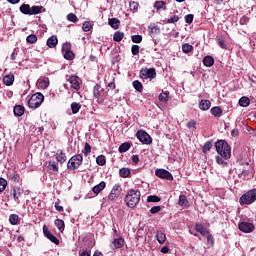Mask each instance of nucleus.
Returning a JSON list of instances; mask_svg holds the SVG:
<instances>
[{"label":"nucleus","instance_id":"obj_1","mask_svg":"<svg viewBox=\"0 0 256 256\" xmlns=\"http://www.w3.org/2000/svg\"><path fill=\"white\" fill-rule=\"evenodd\" d=\"M125 203L130 209H135L141 201V191L139 189H129L125 195Z\"/></svg>","mask_w":256,"mask_h":256},{"label":"nucleus","instance_id":"obj_2","mask_svg":"<svg viewBox=\"0 0 256 256\" xmlns=\"http://www.w3.org/2000/svg\"><path fill=\"white\" fill-rule=\"evenodd\" d=\"M215 149L218 155H220L223 159H231V146L225 140H218L215 142Z\"/></svg>","mask_w":256,"mask_h":256},{"label":"nucleus","instance_id":"obj_3","mask_svg":"<svg viewBox=\"0 0 256 256\" xmlns=\"http://www.w3.org/2000/svg\"><path fill=\"white\" fill-rule=\"evenodd\" d=\"M19 9L23 15H39V13H45V7L43 6L31 7L29 4H22Z\"/></svg>","mask_w":256,"mask_h":256},{"label":"nucleus","instance_id":"obj_4","mask_svg":"<svg viewBox=\"0 0 256 256\" xmlns=\"http://www.w3.org/2000/svg\"><path fill=\"white\" fill-rule=\"evenodd\" d=\"M43 101H45V96L43 95V93L37 92L30 97L28 101V106L30 107V109H39Z\"/></svg>","mask_w":256,"mask_h":256},{"label":"nucleus","instance_id":"obj_5","mask_svg":"<svg viewBox=\"0 0 256 256\" xmlns=\"http://www.w3.org/2000/svg\"><path fill=\"white\" fill-rule=\"evenodd\" d=\"M256 201V188L249 190L245 194H243L240 199V205H252Z\"/></svg>","mask_w":256,"mask_h":256},{"label":"nucleus","instance_id":"obj_6","mask_svg":"<svg viewBox=\"0 0 256 256\" xmlns=\"http://www.w3.org/2000/svg\"><path fill=\"white\" fill-rule=\"evenodd\" d=\"M81 165H83V155L81 154L72 156L67 163V167L70 171H75V169H79Z\"/></svg>","mask_w":256,"mask_h":256},{"label":"nucleus","instance_id":"obj_7","mask_svg":"<svg viewBox=\"0 0 256 256\" xmlns=\"http://www.w3.org/2000/svg\"><path fill=\"white\" fill-rule=\"evenodd\" d=\"M140 77L145 81L147 79H155L157 77V72L155 71V68H141L140 70Z\"/></svg>","mask_w":256,"mask_h":256},{"label":"nucleus","instance_id":"obj_8","mask_svg":"<svg viewBox=\"0 0 256 256\" xmlns=\"http://www.w3.org/2000/svg\"><path fill=\"white\" fill-rule=\"evenodd\" d=\"M136 137L143 145H151L153 143V138L145 130H139L136 133Z\"/></svg>","mask_w":256,"mask_h":256},{"label":"nucleus","instance_id":"obj_9","mask_svg":"<svg viewBox=\"0 0 256 256\" xmlns=\"http://www.w3.org/2000/svg\"><path fill=\"white\" fill-rule=\"evenodd\" d=\"M121 191H123L121 186L119 184H115L108 195V200L117 201V199H119V195H121Z\"/></svg>","mask_w":256,"mask_h":256},{"label":"nucleus","instance_id":"obj_10","mask_svg":"<svg viewBox=\"0 0 256 256\" xmlns=\"http://www.w3.org/2000/svg\"><path fill=\"white\" fill-rule=\"evenodd\" d=\"M156 177L159 179H165L166 181H173V174L165 169H156L155 170Z\"/></svg>","mask_w":256,"mask_h":256},{"label":"nucleus","instance_id":"obj_11","mask_svg":"<svg viewBox=\"0 0 256 256\" xmlns=\"http://www.w3.org/2000/svg\"><path fill=\"white\" fill-rule=\"evenodd\" d=\"M238 229L242 231V233H253V231H255V225L250 222H240Z\"/></svg>","mask_w":256,"mask_h":256},{"label":"nucleus","instance_id":"obj_12","mask_svg":"<svg viewBox=\"0 0 256 256\" xmlns=\"http://www.w3.org/2000/svg\"><path fill=\"white\" fill-rule=\"evenodd\" d=\"M62 51L64 52V59H67V61H73L75 59V53L71 51V44L66 43L62 46Z\"/></svg>","mask_w":256,"mask_h":256},{"label":"nucleus","instance_id":"obj_13","mask_svg":"<svg viewBox=\"0 0 256 256\" xmlns=\"http://www.w3.org/2000/svg\"><path fill=\"white\" fill-rule=\"evenodd\" d=\"M81 79L78 76L71 75L68 78V82L70 83L71 89H74L75 91H79L81 89Z\"/></svg>","mask_w":256,"mask_h":256},{"label":"nucleus","instance_id":"obj_14","mask_svg":"<svg viewBox=\"0 0 256 256\" xmlns=\"http://www.w3.org/2000/svg\"><path fill=\"white\" fill-rule=\"evenodd\" d=\"M43 233L45 237L49 239V241L54 243V245H59V239L55 237V235H53L51 232H49V229H47V226H43Z\"/></svg>","mask_w":256,"mask_h":256},{"label":"nucleus","instance_id":"obj_15","mask_svg":"<svg viewBox=\"0 0 256 256\" xmlns=\"http://www.w3.org/2000/svg\"><path fill=\"white\" fill-rule=\"evenodd\" d=\"M24 193V190L22 188L19 187H14L12 190V195H13V199L14 201H16V203H21V197Z\"/></svg>","mask_w":256,"mask_h":256},{"label":"nucleus","instance_id":"obj_16","mask_svg":"<svg viewBox=\"0 0 256 256\" xmlns=\"http://www.w3.org/2000/svg\"><path fill=\"white\" fill-rule=\"evenodd\" d=\"M45 168L48 173H57V171H59V166H57L55 161L46 162Z\"/></svg>","mask_w":256,"mask_h":256},{"label":"nucleus","instance_id":"obj_17","mask_svg":"<svg viewBox=\"0 0 256 256\" xmlns=\"http://www.w3.org/2000/svg\"><path fill=\"white\" fill-rule=\"evenodd\" d=\"M36 85L38 89H47V87H49V77H40Z\"/></svg>","mask_w":256,"mask_h":256},{"label":"nucleus","instance_id":"obj_18","mask_svg":"<svg viewBox=\"0 0 256 256\" xmlns=\"http://www.w3.org/2000/svg\"><path fill=\"white\" fill-rule=\"evenodd\" d=\"M112 249H122L125 246V239L122 237L114 238L112 241Z\"/></svg>","mask_w":256,"mask_h":256},{"label":"nucleus","instance_id":"obj_19","mask_svg":"<svg viewBox=\"0 0 256 256\" xmlns=\"http://www.w3.org/2000/svg\"><path fill=\"white\" fill-rule=\"evenodd\" d=\"M58 43H59V40L57 39V36H51L50 38L47 39L46 45L50 49H55Z\"/></svg>","mask_w":256,"mask_h":256},{"label":"nucleus","instance_id":"obj_20","mask_svg":"<svg viewBox=\"0 0 256 256\" xmlns=\"http://www.w3.org/2000/svg\"><path fill=\"white\" fill-rule=\"evenodd\" d=\"M56 161L60 164H63L67 161V156L63 152V150H57L56 152Z\"/></svg>","mask_w":256,"mask_h":256},{"label":"nucleus","instance_id":"obj_21","mask_svg":"<svg viewBox=\"0 0 256 256\" xmlns=\"http://www.w3.org/2000/svg\"><path fill=\"white\" fill-rule=\"evenodd\" d=\"M199 109L201 111H209V109H211V101H209V100H201L199 102Z\"/></svg>","mask_w":256,"mask_h":256},{"label":"nucleus","instance_id":"obj_22","mask_svg":"<svg viewBox=\"0 0 256 256\" xmlns=\"http://www.w3.org/2000/svg\"><path fill=\"white\" fill-rule=\"evenodd\" d=\"M156 239L160 245H163L165 241H167V236L165 235V232L162 230H158L156 233Z\"/></svg>","mask_w":256,"mask_h":256},{"label":"nucleus","instance_id":"obj_23","mask_svg":"<svg viewBox=\"0 0 256 256\" xmlns=\"http://www.w3.org/2000/svg\"><path fill=\"white\" fill-rule=\"evenodd\" d=\"M15 82V76L13 74H9L3 77V83L4 85H7V87H11L13 83Z\"/></svg>","mask_w":256,"mask_h":256},{"label":"nucleus","instance_id":"obj_24","mask_svg":"<svg viewBox=\"0 0 256 256\" xmlns=\"http://www.w3.org/2000/svg\"><path fill=\"white\" fill-rule=\"evenodd\" d=\"M106 184L105 181H101L98 185H95L92 188L93 193H95V195H99L101 193V191H103V189H105Z\"/></svg>","mask_w":256,"mask_h":256},{"label":"nucleus","instance_id":"obj_25","mask_svg":"<svg viewBox=\"0 0 256 256\" xmlns=\"http://www.w3.org/2000/svg\"><path fill=\"white\" fill-rule=\"evenodd\" d=\"M13 111L16 117H23L25 115V107L21 105H16Z\"/></svg>","mask_w":256,"mask_h":256},{"label":"nucleus","instance_id":"obj_26","mask_svg":"<svg viewBox=\"0 0 256 256\" xmlns=\"http://www.w3.org/2000/svg\"><path fill=\"white\" fill-rule=\"evenodd\" d=\"M203 64L205 67H213L215 65V59L212 56H205L203 58Z\"/></svg>","mask_w":256,"mask_h":256},{"label":"nucleus","instance_id":"obj_27","mask_svg":"<svg viewBox=\"0 0 256 256\" xmlns=\"http://www.w3.org/2000/svg\"><path fill=\"white\" fill-rule=\"evenodd\" d=\"M195 229L198 233H201L203 237H205V235H209V231H207V228H205L203 224H196Z\"/></svg>","mask_w":256,"mask_h":256},{"label":"nucleus","instance_id":"obj_28","mask_svg":"<svg viewBox=\"0 0 256 256\" xmlns=\"http://www.w3.org/2000/svg\"><path fill=\"white\" fill-rule=\"evenodd\" d=\"M210 113L215 117H221V115H223V110L219 106H214L211 108Z\"/></svg>","mask_w":256,"mask_h":256},{"label":"nucleus","instance_id":"obj_29","mask_svg":"<svg viewBox=\"0 0 256 256\" xmlns=\"http://www.w3.org/2000/svg\"><path fill=\"white\" fill-rule=\"evenodd\" d=\"M129 149H131V143L124 142L119 146L118 151H119V153H127V151H129Z\"/></svg>","mask_w":256,"mask_h":256},{"label":"nucleus","instance_id":"obj_30","mask_svg":"<svg viewBox=\"0 0 256 256\" xmlns=\"http://www.w3.org/2000/svg\"><path fill=\"white\" fill-rule=\"evenodd\" d=\"M101 93H103V88L99 84H96L93 88V95L96 99H99L101 97Z\"/></svg>","mask_w":256,"mask_h":256},{"label":"nucleus","instance_id":"obj_31","mask_svg":"<svg viewBox=\"0 0 256 256\" xmlns=\"http://www.w3.org/2000/svg\"><path fill=\"white\" fill-rule=\"evenodd\" d=\"M178 204L180 205V207H189V200H187V196L180 195Z\"/></svg>","mask_w":256,"mask_h":256},{"label":"nucleus","instance_id":"obj_32","mask_svg":"<svg viewBox=\"0 0 256 256\" xmlns=\"http://www.w3.org/2000/svg\"><path fill=\"white\" fill-rule=\"evenodd\" d=\"M131 175V170L129 168H121L119 170V176L122 177L123 179H127Z\"/></svg>","mask_w":256,"mask_h":256},{"label":"nucleus","instance_id":"obj_33","mask_svg":"<svg viewBox=\"0 0 256 256\" xmlns=\"http://www.w3.org/2000/svg\"><path fill=\"white\" fill-rule=\"evenodd\" d=\"M250 104H251V100L247 96L241 97L239 99L240 107H249Z\"/></svg>","mask_w":256,"mask_h":256},{"label":"nucleus","instance_id":"obj_34","mask_svg":"<svg viewBox=\"0 0 256 256\" xmlns=\"http://www.w3.org/2000/svg\"><path fill=\"white\" fill-rule=\"evenodd\" d=\"M213 149V140L207 141L204 146L202 147V152L207 154L209 151Z\"/></svg>","mask_w":256,"mask_h":256},{"label":"nucleus","instance_id":"obj_35","mask_svg":"<svg viewBox=\"0 0 256 256\" xmlns=\"http://www.w3.org/2000/svg\"><path fill=\"white\" fill-rule=\"evenodd\" d=\"M108 24L110 25V27H112L113 29H117L119 27V25H121V22L119 21V19L117 18H110L108 20Z\"/></svg>","mask_w":256,"mask_h":256},{"label":"nucleus","instance_id":"obj_36","mask_svg":"<svg viewBox=\"0 0 256 256\" xmlns=\"http://www.w3.org/2000/svg\"><path fill=\"white\" fill-rule=\"evenodd\" d=\"M123 37H125V33L117 31L113 35V41H116V43H120V41H123Z\"/></svg>","mask_w":256,"mask_h":256},{"label":"nucleus","instance_id":"obj_37","mask_svg":"<svg viewBox=\"0 0 256 256\" xmlns=\"http://www.w3.org/2000/svg\"><path fill=\"white\" fill-rule=\"evenodd\" d=\"M158 100L160 101V103H167V101H169V92H162L159 94L158 96Z\"/></svg>","mask_w":256,"mask_h":256},{"label":"nucleus","instance_id":"obj_38","mask_svg":"<svg viewBox=\"0 0 256 256\" xmlns=\"http://www.w3.org/2000/svg\"><path fill=\"white\" fill-rule=\"evenodd\" d=\"M70 107H71V111H72L73 115H77V113H79V111L81 109V104H79L77 102H72Z\"/></svg>","mask_w":256,"mask_h":256},{"label":"nucleus","instance_id":"obj_39","mask_svg":"<svg viewBox=\"0 0 256 256\" xmlns=\"http://www.w3.org/2000/svg\"><path fill=\"white\" fill-rule=\"evenodd\" d=\"M54 225L59 229V231H64L65 229V222L62 219H56L54 221Z\"/></svg>","mask_w":256,"mask_h":256},{"label":"nucleus","instance_id":"obj_40","mask_svg":"<svg viewBox=\"0 0 256 256\" xmlns=\"http://www.w3.org/2000/svg\"><path fill=\"white\" fill-rule=\"evenodd\" d=\"M9 223L10 225H17L19 223V215L11 214L9 216Z\"/></svg>","mask_w":256,"mask_h":256},{"label":"nucleus","instance_id":"obj_41","mask_svg":"<svg viewBox=\"0 0 256 256\" xmlns=\"http://www.w3.org/2000/svg\"><path fill=\"white\" fill-rule=\"evenodd\" d=\"M93 29V24L90 21H85L82 25V31L85 33Z\"/></svg>","mask_w":256,"mask_h":256},{"label":"nucleus","instance_id":"obj_42","mask_svg":"<svg viewBox=\"0 0 256 256\" xmlns=\"http://www.w3.org/2000/svg\"><path fill=\"white\" fill-rule=\"evenodd\" d=\"M97 165H100V167H103L105 163H107V159L105 158V155H99L96 158Z\"/></svg>","mask_w":256,"mask_h":256},{"label":"nucleus","instance_id":"obj_43","mask_svg":"<svg viewBox=\"0 0 256 256\" xmlns=\"http://www.w3.org/2000/svg\"><path fill=\"white\" fill-rule=\"evenodd\" d=\"M133 87L135 90H137L139 93L143 91V84L139 82V80H135L132 83Z\"/></svg>","mask_w":256,"mask_h":256},{"label":"nucleus","instance_id":"obj_44","mask_svg":"<svg viewBox=\"0 0 256 256\" xmlns=\"http://www.w3.org/2000/svg\"><path fill=\"white\" fill-rule=\"evenodd\" d=\"M159 201H161V198L157 195H150L147 197L148 203H159Z\"/></svg>","mask_w":256,"mask_h":256},{"label":"nucleus","instance_id":"obj_45","mask_svg":"<svg viewBox=\"0 0 256 256\" xmlns=\"http://www.w3.org/2000/svg\"><path fill=\"white\" fill-rule=\"evenodd\" d=\"M26 42L29 43L30 45H33V43H37V35L35 34H30L26 38Z\"/></svg>","mask_w":256,"mask_h":256},{"label":"nucleus","instance_id":"obj_46","mask_svg":"<svg viewBox=\"0 0 256 256\" xmlns=\"http://www.w3.org/2000/svg\"><path fill=\"white\" fill-rule=\"evenodd\" d=\"M82 153L85 157H87L89 153H91V145L88 142L85 143Z\"/></svg>","mask_w":256,"mask_h":256},{"label":"nucleus","instance_id":"obj_47","mask_svg":"<svg viewBox=\"0 0 256 256\" xmlns=\"http://www.w3.org/2000/svg\"><path fill=\"white\" fill-rule=\"evenodd\" d=\"M67 21H70V23H77V21H79V18H77V15L69 13L67 15Z\"/></svg>","mask_w":256,"mask_h":256},{"label":"nucleus","instance_id":"obj_48","mask_svg":"<svg viewBox=\"0 0 256 256\" xmlns=\"http://www.w3.org/2000/svg\"><path fill=\"white\" fill-rule=\"evenodd\" d=\"M182 51L183 53H191V51H193V47L189 44V43H186L184 45H182Z\"/></svg>","mask_w":256,"mask_h":256},{"label":"nucleus","instance_id":"obj_49","mask_svg":"<svg viewBox=\"0 0 256 256\" xmlns=\"http://www.w3.org/2000/svg\"><path fill=\"white\" fill-rule=\"evenodd\" d=\"M179 19H180L179 15H173V16H170L169 19H167L166 23L168 24L177 23Z\"/></svg>","mask_w":256,"mask_h":256},{"label":"nucleus","instance_id":"obj_50","mask_svg":"<svg viewBox=\"0 0 256 256\" xmlns=\"http://www.w3.org/2000/svg\"><path fill=\"white\" fill-rule=\"evenodd\" d=\"M7 187V180L5 178H0V193H3Z\"/></svg>","mask_w":256,"mask_h":256},{"label":"nucleus","instance_id":"obj_51","mask_svg":"<svg viewBox=\"0 0 256 256\" xmlns=\"http://www.w3.org/2000/svg\"><path fill=\"white\" fill-rule=\"evenodd\" d=\"M150 33L151 35H159V33H161V29H159V26H152L150 27Z\"/></svg>","mask_w":256,"mask_h":256},{"label":"nucleus","instance_id":"obj_52","mask_svg":"<svg viewBox=\"0 0 256 256\" xmlns=\"http://www.w3.org/2000/svg\"><path fill=\"white\" fill-rule=\"evenodd\" d=\"M194 18H195V16L193 14H187L184 17V21H185V23H188V25H191V23H193Z\"/></svg>","mask_w":256,"mask_h":256},{"label":"nucleus","instance_id":"obj_53","mask_svg":"<svg viewBox=\"0 0 256 256\" xmlns=\"http://www.w3.org/2000/svg\"><path fill=\"white\" fill-rule=\"evenodd\" d=\"M217 43L221 49H227V44H225V39H223V37H219Z\"/></svg>","mask_w":256,"mask_h":256},{"label":"nucleus","instance_id":"obj_54","mask_svg":"<svg viewBox=\"0 0 256 256\" xmlns=\"http://www.w3.org/2000/svg\"><path fill=\"white\" fill-rule=\"evenodd\" d=\"M132 43H141L143 41V36L141 35H132Z\"/></svg>","mask_w":256,"mask_h":256},{"label":"nucleus","instance_id":"obj_55","mask_svg":"<svg viewBox=\"0 0 256 256\" xmlns=\"http://www.w3.org/2000/svg\"><path fill=\"white\" fill-rule=\"evenodd\" d=\"M139 45H132L131 47V53L132 55H139Z\"/></svg>","mask_w":256,"mask_h":256},{"label":"nucleus","instance_id":"obj_56","mask_svg":"<svg viewBox=\"0 0 256 256\" xmlns=\"http://www.w3.org/2000/svg\"><path fill=\"white\" fill-rule=\"evenodd\" d=\"M224 158L221 156H216V163L218 165H227V162H225V160H223Z\"/></svg>","mask_w":256,"mask_h":256},{"label":"nucleus","instance_id":"obj_57","mask_svg":"<svg viewBox=\"0 0 256 256\" xmlns=\"http://www.w3.org/2000/svg\"><path fill=\"white\" fill-rule=\"evenodd\" d=\"M159 211H161V206H153L151 209H150V213L152 215H155L156 213H159Z\"/></svg>","mask_w":256,"mask_h":256},{"label":"nucleus","instance_id":"obj_58","mask_svg":"<svg viewBox=\"0 0 256 256\" xmlns=\"http://www.w3.org/2000/svg\"><path fill=\"white\" fill-rule=\"evenodd\" d=\"M240 25H247V23H249V17L247 16H242L240 18V21H239Z\"/></svg>","mask_w":256,"mask_h":256},{"label":"nucleus","instance_id":"obj_59","mask_svg":"<svg viewBox=\"0 0 256 256\" xmlns=\"http://www.w3.org/2000/svg\"><path fill=\"white\" fill-rule=\"evenodd\" d=\"M187 127H188V129H195V127H197V122H195V120H190L187 123Z\"/></svg>","mask_w":256,"mask_h":256},{"label":"nucleus","instance_id":"obj_60","mask_svg":"<svg viewBox=\"0 0 256 256\" xmlns=\"http://www.w3.org/2000/svg\"><path fill=\"white\" fill-rule=\"evenodd\" d=\"M59 203H60L59 200L56 201L54 207H55L56 211H59V213H63V211H64L63 206L59 205Z\"/></svg>","mask_w":256,"mask_h":256},{"label":"nucleus","instance_id":"obj_61","mask_svg":"<svg viewBox=\"0 0 256 256\" xmlns=\"http://www.w3.org/2000/svg\"><path fill=\"white\" fill-rule=\"evenodd\" d=\"M130 9H131L132 11H136V9H139V3H137V2H131V3H130Z\"/></svg>","mask_w":256,"mask_h":256},{"label":"nucleus","instance_id":"obj_62","mask_svg":"<svg viewBox=\"0 0 256 256\" xmlns=\"http://www.w3.org/2000/svg\"><path fill=\"white\" fill-rule=\"evenodd\" d=\"M207 236V242L210 243L211 245H213V243H215V239H213V235L209 234H206Z\"/></svg>","mask_w":256,"mask_h":256},{"label":"nucleus","instance_id":"obj_63","mask_svg":"<svg viewBox=\"0 0 256 256\" xmlns=\"http://www.w3.org/2000/svg\"><path fill=\"white\" fill-rule=\"evenodd\" d=\"M132 163H135V165H137V163H139V156L138 155H133L131 157Z\"/></svg>","mask_w":256,"mask_h":256},{"label":"nucleus","instance_id":"obj_64","mask_svg":"<svg viewBox=\"0 0 256 256\" xmlns=\"http://www.w3.org/2000/svg\"><path fill=\"white\" fill-rule=\"evenodd\" d=\"M249 175V170H243L239 177H247Z\"/></svg>","mask_w":256,"mask_h":256}]
</instances>
